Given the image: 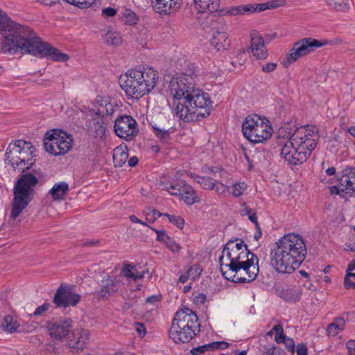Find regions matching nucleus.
<instances>
[{"label": "nucleus", "mask_w": 355, "mask_h": 355, "mask_svg": "<svg viewBox=\"0 0 355 355\" xmlns=\"http://www.w3.org/2000/svg\"><path fill=\"white\" fill-rule=\"evenodd\" d=\"M196 75L182 73L173 76L167 89L173 114L184 122L197 121L211 113L208 93L196 87Z\"/></svg>", "instance_id": "1"}, {"label": "nucleus", "mask_w": 355, "mask_h": 355, "mask_svg": "<svg viewBox=\"0 0 355 355\" xmlns=\"http://www.w3.org/2000/svg\"><path fill=\"white\" fill-rule=\"evenodd\" d=\"M0 34L3 37L1 50L4 53L14 55L21 52L57 62H65L69 59L67 54L44 42L31 27L14 21L1 9Z\"/></svg>", "instance_id": "2"}, {"label": "nucleus", "mask_w": 355, "mask_h": 355, "mask_svg": "<svg viewBox=\"0 0 355 355\" xmlns=\"http://www.w3.org/2000/svg\"><path fill=\"white\" fill-rule=\"evenodd\" d=\"M220 270L227 280L250 282L259 272V259L242 240L227 242L219 257Z\"/></svg>", "instance_id": "3"}, {"label": "nucleus", "mask_w": 355, "mask_h": 355, "mask_svg": "<svg viewBox=\"0 0 355 355\" xmlns=\"http://www.w3.org/2000/svg\"><path fill=\"white\" fill-rule=\"evenodd\" d=\"M306 249L302 237L297 234L284 235L270 252V263L280 273H292L304 260Z\"/></svg>", "instance_id": "4"}, {"label": "nucleus", "mask_w": 355, "mask_h": 355, "mask_svg": "<svg viewBox=\"0 0 355 355\" xmlns=\"http://www.w3.org/2000/svg\"><path fill=\"white\" fill-rule=\"evenodd\" d=\"M284 142L281 155L289 164L297 165L304 162L316 147L319 136L314 126H302L297 128Z\"/></svg>", "instance_id": "5"}, {"label": "nucleus", "mask_w": 355, "mask_h": 355, "mask_svg": "<svg viewBox=\"0 0 355 355\" xmlns=\"http://www.w3.org/2000/svg\"><path fill=\"white\" fill-rule=\"evenodd\" d=\"M157 80L158 73L154 69L143 67L130 69L121 75L119 83L128 96L139 98L155 87Z\"/></svg>", "instance_id": "6"}, {"label": "nucleus", "mask_w": 355, "mask_h": 355, "mask_svg": "<svg viewBox=\"0 0 355 355\" xmlns=\"http://www.w3.org/2000/svg\"><path fill=\"white\" fill-rule=\"evenodd\" d=\"M197 315L189 308L177 311L169 330V337L176 343L189 342L199 327Z\"/></svg>", "instance_id": "7"}, {"label": "nucleus", "mask_w": 355, "mask_h": 355, "mask_svg": "<svg viewBox=\"0 0 355 355\" xmlns=\"http://www.w3.org/2000/svg\"><path fill=\"white\" fill-rule=\"evenodd\" d=\"M37 182V178L31 173L22 175L17 181L14 189V200L11 207L12 219H16L31 202L33 189Z\"/></svg>", "instance_id": "8"}, {"label": "nucleus", "mask_w": 355, "mask_h": 355, "mask_svg": "<svg viewBox=\"0 0 355 355\" xmlns=\"http://www.w3.org/2000/svg\"><path fill=\"white\" fill-rule=\"evenodd\" d=\"M242 132L245 139L253 144L263 143L272 136L270 121L258 114H250L242 123Z\"/></svg>", "instance_id": "9"}, {"label": "nucleus", "mask_w": 355, "mask_h": 355, "mask_svg": "<svg viewBox=\"0 0 355 355\" xmlns=\"http://www.w3.org/2000/svg\"><path fill=\"white\" fill-rule=\"evenodd\" d=\"M6 161L15 170L24 171L33 164V150L30 142L17 140L10 144L6 151Z\"/></svg>", "instance_id": "10"}, {"label": "nucleus", "mask_w": 355, "mask_h": 355, "mask_svg": "<svg viewBox=\"0 0 355 355\" xmlns=\"http://www.w3.org/2000/svg\"><path fill=\"white\" fill-rule=\"evenodd\" d=\"M73 137L65 131L53 129L47 131L44 138L45 150L54 156L67 154L72 148Z\"/></svg>", "instance_id": "11"}, {"label": "nucleus", "mask_w": 355, "mask_h": 355, "mask_svg": "<svg viewBox=\"0 0 355 355\" xmlns=\"http://www.w3.org/2000/svg\"><path fill=\"white\" fill-rule=\"evenodd\" d=\"M327 41H321L312 37H305L294 43L293 47L286 55V62L291 64L301 57L305 56L317 49L327 44Z\"/></svg>", "instance_id": "12"}, {"label": "nucleus", "mask_w": 355, "mask_h": 355, "mask_svg": "<svg viewBox=\"0 0 355 355\" xmlns=\"http://www.w3.org/2000/svg\"><path fill=\"white\" fill-rule=\"evenodd\" d=\"M114 128L116 135L126 141L132 140L139 133L137 121L128 115L117 118Z\"/></svg>", "instance_id": "13"}, {"label": "nucleus", "mask_w": 355, "mask_h": 355, "mask_svg": "<svg viewBox=\"0 0 355 355\" xmlns=\"http://www.w3.org/2000/svg\"><path fill=\"white\" fill-rule=\"evenodd\" d=\"M285 3V0H270L263 3H254L245 6H235L227 8L225 10H221L224 15H237L245 12H261L267 9H274Z\"/></svg>", "instance_id": "14"}, {"label": "nucleus", "mask_w": 355, "mask_h": 355, "mask_svg": "<svg viewBox=\"0 0 355 355\" xmlns=\"http://www.w3.org/2000/svg\"><path fill=\"white\" fill-rule=\"evenodd\" d=\"M338 180L339 183L337 186L330 188L331 193L336 194L355 193V168L343 170Z\"/></svg>", "instance_id": "15"}, {"label": "nucleus", "mask_w": 355, "mask_h": 355, "mask_svg": "<svg viewBox=\"0 0 355 355\" xmlns=\"http://www.w3.org/2000/svg\"><path fill=\"white\" fill-rule=\"evenodd\" d=\"M81 300V296L74 292V291L68 286L60 287L53 298V302L57 306L67 308L68 306H75Z\"/></svg>", "instance_id": "16"}, {"label": "nucleus", "mask_w": 355, "mask_h": 355, "mask_svg": "<svg viewBox=\"0 0 355 355\" xmlns=\"http://www.w3.org/2000/svg\"><path fill=\"white\" fill-rule=\"evenodd\" d=\"M210 45L218 52H224L231 47V40L227 27L221 26L214 28L210 38Z\"/></svg>", "instance_id": "17"}, {"label": "nucleus", "mask_w": 355, "mask_h": 355, "mask_svg": "<svg viewBox=\"0 0 355 355\" xmlns=\"http://www.w3.org/2000/svg\"><path fill=\"white\" fill-rule=\"evenodd\" d=\"M93 106L96 114L101 117L112 116L118 108L116 103L112 102L108 96H98L94 102Z\"/></svg>", "instance_id": "18"}, {"label": "nucleus", "mask_w": 355, "mask_h": 355, "mask_svg": "<svg viewBox=\"0 0 355 355\" xmlns=\"http://www.w3.org/2000/svg\"><path fill=\"white\" fill-rule=\"evenodd\" d=\"M88 340V330L78 327L74 329L69 336V346L73 351L78 352L85 349Z\"/></svg>", "instance_id": "19"}, {"label": "nucleus", "mask_w": 355, "mask_h": 355, "mask_svg": "<svg viewBox=\"0 0 355 355\" xmlns=\"http://www.w3.org/2000/svg\"><path fill=\"white\" fill-rule=\"evenodd\" d=\"M71 327L70 320L50 321L46 327L49 335L58 340H62L69 334Z\"/></svg>", "instance_id": "20"}, {"label": "nucleus", "mask_w": 355, "mask_h": 355, "mask_svg": "<svg viewBox=\"0 0 355 355\" xmlns=\"http://www.w3.org/2000/svg\"><path fill=\"white\" fill-rule=\"evenodd\" d=\"M122 286L123 283L119 278H112L107 275L101 280V288L98 291V295L102 297H108L117 293Z\"/></svg>", "instance_id": "21"}, {"label": "nucleus", "mask_w": 355, "mask_h": 355, "mask_svg": "<svg viewBox=\"0 0 355 355\" xmlns=\"http://www.w3.org/2000/svg\"><path fill=\"white\" fill-rule=\"evenodd\" d=\"M251 51L253 55L259 60H264L268 55L264 40L257 31H252L250 33Z\"/></svg>", "instance_id": "22"}, {"label": "nucleus", "mask_w": 355, "mask_h": 355, "mask_svg": "<svg viewBox=\"0 0 355 355\" xmlns=\"http://www.w3.org/2000/svg\"><path fill=\"white\" fill-rule=\"evenodd\" d=\"M191 177L205 189L214 190L220 194L227 191V186L219 181L214 180L211 177L199 176L193 173H191Z\"/></svg>", "instance_id": "23"}, {"label": "nucleus", "mask_w": 355, "mask_h": 355, "mask_svg": "<svg viewBox=\"0 0 355 355\" xmlns=\"http://www.w3.org/2000/svg\"><path fill=\"white\" fill-rule=\"evenodd\" d=\"M151 6L157 13L171 14L178 10L182 4V0H150Z\"/></svg>", "instance_id": "24"}, {"label": "nucleus", "mask_w": 355, "mask_h": 355, "mask_svg": "<svg viewBox=\"0 0 355 355\" xmlns=\"http://www.w3.org/2000/svg\"><path fill=\"white\" fill-rule=\"evenodd\" d=\"M194 6L200 12H216L218 10L220 0H193Z\"/></svg>", "instance_id": "25"}, {"label": "nucleus", "mask_w": 355, "mask_h": 355, "mask_svg": "<svg viewBox=\"0 0 355 355\" xmlns=\"http://www.w3.org/2000/svg\"><path fill=\"white\" fill-rule=\"evenodd\" d=\"M128 157V153L126 146L120 145L114 149L113 162L115 166H122L126 162Z\"/></svg>", "instance_id": "26"}, {"label": "nucleus", "mask_w": 355, "mask_h": 355, "mask_svg": "<svg viewBox=\"0 0 355 355\" xmlns=\"http://www.w3.org/2000/svg\"><path fill=\"white\" fill-rule=\"evenodd\" d=\"M1 327L5 331L10 334L21 331V327L17 320L10 315L4 317Z\"/></svg>", "instance_id": "27"}, {"label": "nucleus", "mask_w": 355, "mask_h": 355, "mask_svg": "<svg viewBox=\"0 0 355 355\" xmlns=\"http://www.w3.org/2000/svg\"><path fill=\"white\" fill-rule=\"evenodd\" d=\"M69 190L68 184L64 182L56 183L49 191V193L55 200H60L64 199L65 195Z\"/></svg>", "instance_id": "28"}, {"label": "nucleus", "mask_w": 355, "mask_h": 355, "mask_svg": "<svg viewBox=\"0 0 355 355\" xmlns=\"http://www.w3.org/2000/svg\"><path fill=\"white\" fill-rule=\"evenodd\" d=\"M227 344L224 342H215L193 348L191 353L193 355H199L206 351H211L215 349H224L227 347Z\"/></svg>", "instance_id": "29"}, {"label": "nucleus", "mask_w": 355, "mask_h": 355, "mask_svg": "<svg viewBox=\"0 0 355 355\" xmlns=\"http://www.w3.org/2000/svg\"><path fill=\"white\" fill-rule=\"evenodd\" d=\"M180 196L181 199L187 205H193L199 201L195 191L190 186L185 184L182 186V192Z\"/></svg>", "instance_id": "30"}, {"label": "nucleus", "mask_w": 355, "mask_h": 355, "mask_svg": "<svg viewBox=\"0 0 355 355\" xmlns=\"http://www.w3.org/2000/svg\"><path fill=\"white\" fill-rule=\"evenodd\" d=\"M123 275L133 281L141 279L144 277V271H138L136 266L126 264L123 268Z\"/></svg>", "instance_id": "31"}, {"label": "nucleus", "mask_w": 355, "mask_h": 355, "mask_svg": "<svg viewBox=\"0 0 355 355\" xmlns=\"http://www.w3.org/2000/svg\"><path fill=\"white\" fill-rule=\"evenodd\" d=\"M345 325V321L343 318H337L327 327V332L329 336H336L343 330Z\"/></svg>", "instance_id": "32"}, {"label": "nucleus", "mask_w": 355, "mask_h": 355, "mask_svg": "<svg viewBox=\"0 0 355 355\" xmlns=\"http://www.w3.org/2000/svg\"><path fill=\"white\" fill-rule=\"evenodd\" d=\"M103 40L110 45L119 46L122 43V37L118 32L107 31L103 36Z\"/></svg>", "instance_id": "33"}, {"label": "nucleus", "mask_w": 355, "mask_h": 355, "mask_svg": "<svg viewBox=\"0 0 355 355\" xmlns=\"http://www.w3.org/2000/svg\"><path fill=\"white\" fill-rule=\"evenodd\" d=\"M248 189V185L244 182H236L231 187H227V191H230L235 198L242 196Z\"/></svg>", "instance_id": "34"}, {"label": "nucleus", "mask_w": 355, "mask_h": 355, "mask_svg": "<svg viewBox=\"0 0 355 355\" xmlns=\"http://www.w3.org/2000/svg\"><path fill=\"white\" fill-rule=\"evenodd\" d=\"M123 21L129 26L136 25L139 21V17L137 14L130 9H125L121 15Z\"/></svg>", "instance_id": "35"}, {"label": "nucleus", "mask_w": 355, "mask_h": 355, "mask_svg": "<svg viewBox=\"0 0 355 355\" xmlns=\"http://www.w3.org/2000/svg\"><path fill=\"white\" fill-rule=\"evenodd\" d=\"M327 4L338 11H346L349 8L347 0H326Z\"/></svg>", "instance_id": "36"}, {"label": "nucleus", "mask_w": 355, "mask_h": 355, "mask_svg": "<svg viewBox=\"0 0 355 355\" xmlns=\"http://www.w3.org/2000/svg\"><path fill=\"white\" fill-rule=\"evenodd\" d=\"M144 214L146 216V225H148L147 223L152 224L157 218L162 215L158 211L150 207L144 210Z\"/></svg>", "instance_id": "37"}, {"label": "nucleus", "mask_w": 355, "mask_h": 355, "mask_svg": "<svg viewBox=\"0 0 355 355\" xmlns=\"http://www.w3.org/2000/svg\"><path fill=\"white\" fill-rule=\"evenodd\" d=\"M154 133L163 142H168L170 139V132L168 130L161 128L157 124L152 125Z\"/></svg>", "instance_id": "38"}, {"label": "nucleus", "mask_w": 355, "mask_h": 355, "mask_svg": "<svg viewBox=\"0 0 355 355\" xmlns=\"http://www.w3.org/2000/svg\"><path fill=\"white\" fill-rule=\"evenodd\" d=\"M94 125L95 128V137H102L105 135L106 130V125L103 121V117L98 116Z\"/></svg>", "instance_id": "39"}, {"label": "nucleus", "mask_w": 355, "mask_h": 355, "mask_svg": "<svg viewBox=\"0 0 355 355\" xmlns=\"http://www.w3.org/2000/svg\"><path fill=\"white\" fill-rule=\"evenodd\" d=\"M196 270V275H200L201 272L200 268L198 266H193L190 268V269L187 271V273L181 275L179 277V281L182 283H185L189 278L192 279H195V276L193 275V271Z\"/></svg>", "instance_id": "40"}, {"label": "nucleus", "mask_w": 355, "mask_h": 355, "mask_svg": "<svg viewBox=\"0 0 355 355\" xmlns=\"http://www.w3.org/2000/svg\"><path fill=\"white\" fill-rule=\"evenodd\" d=\"M163 189L173 196H180L182 192V187H180L178 184H163Z\"/></svg>", "instance_id": "41"}, {"label": "nucleus", "mask_w": 355, "mask_h": 355, "mask_svg": "<svg viewBox=\"0 0 355 355\" xmlns=\"http://www.w3.org/2000/svg\"><path fill=\"white\" fill-rule=\"evenodd\" d=\"M162 216H166L168 220L175 225L178 228L182 229L184 225V220L180 216L170 215L168 214H163Z\"/></svg>", "instance_id": "42"}, {"label": "nucleus", "mask_w": 355, "mask_h": 355, "mask_svg": "<svg viewBox=\"0 0 355 355\" xmlns=\"http://www.w3.org/2000/svg\"><path fill=\"white\" fill-rule=\"evenodd\" d=\"M302 292L300 288H292L287 291L286 300L290 302L298 301L301 297Z\"/></svg>", "instance_id": "43"}, {"label": "nucleus", "mask_w": 355, "mask_h": 355, "mask_svg": "<svg viewBox=\"0 0 355 355\" xmlns=\"http://www.w3.org/2000/svg\"><path fill=\"white\" fill-rule=\"evenodd\" d=\"M277 343H284L285 347L289 350L291 352L294 353L295 352V343L294 340L289 337H287L286 335L282 338L280 340L276 341Z\"/></svg>", "instance_id": "44"}, {"label": "nucleus", "mask_w": 355, "mask_h": 355, "mask_svg": "<svg viewBox=\"0 0 355 355\" xmlns=\"http://www.w3.org/2000/svg\"><path fill=\"white\" fill-rule=\"evenodd\" d=\"M236 57L237 60H233L232 61V64L235 67L239 68L243 64L245 60V52L243 51L239 50L237 53Z\"/></svg>", "instance_id": "45"}, {"label": "nucleus", "mask_w": 355, "mask_h": 355, "mask_svg": "<svg viewBox=\"0 0 355 355\" xmlns=\"http://www.w3.org/2000/svg\"><path fill=\"white\" fill-rule=\"evenodd\" d=\"M153 231L157 234V240L162 243H166L167 241L170 239V236L166 234L164 230H157L154 228H152Z\"/></svg>", "instance_id": "46"}, {"label": "nucleus", "mask_w": 355, "mask_h": 355, "mask_svg": "<svg viewBox=\"0 0 355 355\" xmlns=\"http://www.w3.org/2000/svg\"><path fill=\"white\" fill-rule=\"evenodd\" d=\"M153 231L157 234V240L162 243H166L167 241L170 239V236L166 234L164 230H157L154 228H152Z\"/></svg>", "instance_id": "47"}, {"label": "nucleus", "mask_w": 355, "mask_h": 355, "mask_svg": "<svg viewBox=\"0 0 355 355\" xmlns=\"http://www.w3.org/2000/svg\"><path fill=\"white\" fill-rule=\"evenodd\" d=\"M166 247L173 253L178 252L181 247L178 243H177L172 238L170 237V239L167 241V242L165 243Z\"/></svg>", "instance_id": "48"}, {"label": "nucleus", "mask_w": 355, "mask_h": 355, "mask_svg": "<svg viewBox=\"0 0 355 355\" xmlns=\"http://www.w3.org/2000/svg\"><path fill=\"white\" fill-rule=\"evenodd\" d=\"M271 331H275V333H276L275 341L280 340L285 336L284 334L283 327L280 324L275 325L271 329Z\"/></svg>", "instance_id": "49"}, {"label": "nucleus", "mask_w": 355, "mask_h": 355, "mask_svg": "<svg viewBox=\"0 0 355 355\" xmlns=\"http://www.w3.org/2000/svg\"><path fill=\"white\" fill-rule=\"evenodd\" d=\"M242 214L248 216L249 220L250 221L256 224V227H259V225H258V223H257V216H256L255 213H254L252 211V209H248V208H245V209H243L242 210Z\"/></svg>", "instance_id": "50"}, {"label": "nucleus", "mask_w": 355, "mask_h": 355, "mask_svg": "<svg viewBox=\"0 0 355 355\" xmlns=\"http://www.w3.org/2000/svg\"><path fill=\"white\" fill-rule=\"evenodd\" d=\"M117 13L116 9L112 8V7H107L102 10V16L105 19H108L110 17H112L115 16Z\"/></svg>", "instance_id": "51"}, {"label": "nucleus", "mask_w": 355, "mask_h": 355, "mask_svg": "<svg viewBox=\"0 0 355 355\" xmlns=\"http://www.w3.org/2000/svg\"><path fill=\"white\" fill-rule=\"evenodd\" d=\"M49 308V304L47 303L43 304L42 305L39 306L33 312V315L34 316H38L43 314L45 311L48 310Z\"/></svg>", "instance_id": "52"}, {"label": "nucleus", "mask_w": 355, "mask_h": 355, "mask_svg": "<svg viewBox=\"0 0 355 355\" xmlns=\"http://www.w3.org/2000/svg\"><path fill=\"white\" fill-rule=\"evenodd\" d=\"M135 330L137 332L138 335L140 337H144L146 335V327L144 324L137 322L135 324Z\"/></svg>", "instance_id": "53"}, {"label": "nucleus", "mask_w": 355, "mask_h": 355, "mask_svg": "<svg viewBox=\"0 0 355 355\" xmlns=\"http://www.w3.org/2000/svg\"><path fill=\"white\" fill-rule=\"evenodd\" d=\"M277 64L275 62H268L262 66V71L266 73H270L275 70Z\"/></svg>", "instance_id": "54"}, {"label": "nucleus", "mask_w": 355, "mask_h": 355, "mask_svg": "<svg viewBox=\"0 0 355 355\" xmlns=\"http://www.w3.org/2000/svg\"><path fill=\"white\" fill-rule=\"evenodd\" d=\"M346 347L348 351V355H355V340H349Z\"/></svg>", "instance_id": "55"}, {"label": "nucleus", "mask_w": 355, "mask_h": 355, "mask_svg": "<svg viewBox=\"0 0 355 355\" xmlns=\"http://www.w3.org/2000/svg\"><path fill=\"white\" fill-rule=\"evenodd\" d=\"M307 347L304 344H299L297 345V355H307Z\"/></svg>", "instance_id": "56"}, {"label": "nucleus", "mask_w": 355, "mask_h": 355, "mask_svg": "<svg viewBox=\"0 0 355 355\" xmlns=\"http://www.w3.org/2000/svg\"><path fill=\"white\" fill-rule=\"evenodd\" d=\"M206 300V296L202 293H198L193 297V302L196 304H203Z\"/></svg>", "instance_id": "57"}, {"label": "nucleus", "mask_w": 355, "mask_h": 355, "mask_svg": "<svg viewBox=\"0 0 355 355\" xmlns=\"http://www.w3.org/2000/svg\"><path fill=\"white\" fill-rule=\"evenodd\" d=\"M345 286L346 288H355V284L351 281L350 276L347 273L345 277Z\"/></svg>", "instance_id": "58"}, {"label": "nucleus", "mask_w": 355, "mask_h": 355, "mask_svg": "<svg viewBox=\"0 0 355 355\" xmlns=\"http://www.w3.org/2000/svg\"><path fill=\"white\" fill-rule=\"evenodd\" d=\"M266 355H280V349L276 347H272L268 349Z\"/></svg>", "instance_id": "59"}, {"label": "nucleus", "mask_w": 355, "mask_h": 355, "mask_svg": "<svg viewBox=\"0 0 355 355\" xmlns=\"http://www.w3.org/2000/svg\"><path fill=\"white\" fill-rule=\"evenodd\" d=\"M35 2H38L45 6H50L55 2V0H33Z\"/></svg>", "instance_id": "60"}, {"label": "nucleus", "mask_w": 355, "mask_h": 355, "mask_svg": "<svg viewBox=\"0 0 355 355\" xmlns=\"http://www.w3.org/2000/svg\"><path fill=\"white\" fill-rule=\"evenodd\" d=\"M130 220L132 222V223H140V224H142V225H146V223L144 221H142L141 220L139 219L137 216H135V215H132L130 216Z\"/></svg>", "instance_id": "61"}, {"label": "nucleus", "mask_w": 355, "mask_h": 355, "mask_svg": "<svg viewBox=\"0 0 355 355\" xmlns=\"http://www.w3.org/2000/svg\"><path fill=\"white\" fill-rule=\"evenodd\" d=\"M138 163V158L135 156L130 157L128 160V165L130 166H135Z\"/></svg>", "instance_id": "62"}, {"label": "nucleus", "mask_w": 355, "mask_h": 355, "mask_svg": "<svg viewBox=\"0 0 355 355\" xmlns=\"http://www.w3.org/2000/svg\"><path fill=\"white\" fill-rule=\"evenodd\" d=\"M325 173L328 175H334L336 173V168L334 167H329L325 170Z\"/></svg>", "instance_id": "63"}, {"label": "nucleus", "mask_w": 355, "mask_h": 355, "mask_svg": "<svg viewBox=\"0 0 355 355\" xmlns=\"http://www.w3.org/2000/svg\"><path fill=\"white\" fill-rule=\"evenodd\" d=\"M355 269V261H352L347 266V272H349V271H352Z\"/></svg>", "instance_id": "64"}]
</instances>
